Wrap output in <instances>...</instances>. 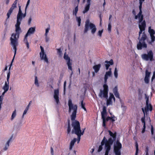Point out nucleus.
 Segmentation results:
<instances>
[{
	"label": "nucleus",
	"mask_w": 155,
	"mask_h": 155,
	"mask_svg": "<svg viewBox=\"0 0 155 155\" xmlns=\"http://www.w3.org/2000/svg\"><path fill=\"white\" fill-rule=\"evenodd\" d=\"M91 0H87V4L86 5L84 8V9L83 10V12L84 14L86 12H87L89 10L90 7V5H91Z\"/></svg>",
	"instance_id": "20"
},
{
	"label": "nucleus",
	"mask_w": 155,
	"mask_h": 155,
	"mask_svg": "<svg viewBox=\"0 0 155 155\" xmlns=\"http://www.w3.org/2000/svg\"><path fill=\"white\" fill-rule=\"evenodd\" d=\"M31 20H32V18H31V17H30L28 19V24L29 25H30L31 24Z\"/></svg>",
	"instance_id": "58"
},
{
	"label": "nucleus",
	"mask_w": 155,
	"mask_h": 155,
	"mask_svg": "<svg viewBox=\"0 0 155 155\" xmlns=\"http://www.w3.org/2000/svg\"><path fill=\"white\" fill-rule=\"evenodd\" d=\"M148 32L150 34L151 40V41H148V43L149 44L152 45V43L155 41V36L154 35L155 34V31L154 29H151V27L150 26L148 28Z\"/></svg>",
	"instance_id": "11"
},
{
	"label": "nucleus",
	"mask_w": 155,
	"mask_h": 155,
	"mask_svg": "<svg viewBox=\"0 0 155 155\" xmlns=\"http://www.w3.org/2000/svg\"><path fill=\"white\" fill-rule=\"evenodd\" d=\"M107 99L106 104L107 106L109 105L110 104H111L112 103V99L109 98L108 99V98Z\"/></svg>",
	"instance_id": "33"
},
{
	"label": "nucleus",
	"mask_w": 155,
	"mask_h": 155,
	"mask_svg": "<svg viewBox=\"0 0 155 155\" xmlns=\"http://www.w3.org/2000/svg\"><path fill=\"white\" fill-rule=\"evenodd\" d=\"M103 32V30H99L98 31V35L99 36L101 37L102 36V34Z\"/></svg>",
	"instance_id": "52"
},
{
	"label": "nucleus",
	"mask_w": 155,
	"mask_h": 155,
	"mask_svg": "<svg viewBox=\"0 0 155 155\" xmlns=\"http://www.w3.org/2000/svg\"><path fill=\"white\" fill-rule=\"evenodd\" d=\"M21 22H17L15 25V33H13L11 35L10 38L11 43L13 47L14 50H15V54H16L17 47L18 45V39L20 33L22 32L21 29L20 25Z\"/></svg>",
	"instance_id": "2"
},
{
	"label": "nucleus",
	"mask_w": 155,
	"mask_h": 155,
	"mask_svg": "<svg viewBox=\"0 0 155 155\" xmlns=\"http://www.w3.org/2000/svg\"><path fill=\"white\" fill-rule=\"evenodd\" d=\"M81 106L82 108L84 109L85 111H86V109L85 107V104H83V101H81Z\"/></svg>",
	"instance_id": "46"
},
{
	"label": "nucleus",
	"mask_w": 155,
	"mask_h": 155,
	"mask_svg": "<svg viewBox=\"0 0 155 155\" xmlns=\"http://www.w3.org/2000/svg\"><path fill=\"white\" fill-rule=\"evenodd\" d=\"M89 28L91 29V33L93 34H94L96 31L97 28L95 25L91 23L90 24V25H87V24H85L84 31V33H86L87 32Z\"/></svg>",
	"instance_id": "8"
},
{
	"label": "nucleus",
	"mask_w": 155,
	"mask_h": 155,
	"mask_svg": "<svg viewBox=\"0 0 155 155\" xmlns=\"http://www.w3.org/2000/svg\"><path fill=\"white\" fill-rule=\"evenodd\" d=\"M28 35L26 34L24 38V40H23V41L25 43L28 42V40H27V37H28Z\"/></svg>",
	"instance_id": "42"
},
{
	"label": "nucleus",
	"mask_w": 155,
	"mask_h": 155,
	"mask_svg": "<svg viewBox=\"0 0 155 155\" xmlns=\"http://www.w3.org/2000/svg\"><path fill=\"white\" fill-rule=\"evenodd\" d=\"M108 132L111 137L109 138L108 141H107V143L106 144V145L107 148L110 147V145H112L113 144L114 141L116 139L117 136V133L116 132L113 133L110 130H109Z\"/></svg>",
	"instance_id": "6"
},
{
	"label": "nucleus",
	"mask_w": 155,
	"mask_h": 155,
	"mask_svg": "<svg viewBox=\"0 0 155 155\" xmlns=\"http://www.w3.org/2000/svg\"><path fill=\"white\" fill-rule=\"evenodd\" d=\"M102 146H103L101 145H100L99 146L98 149V150H97V151L98 152H100L102 150V149H103Z\"/></svg>",
	"instance_id": "50"
},
{
	"label": "nucleus",
	"mask_w": 155,
	"mask_h": 155,
	"mask_svg": "<svg viewBox=\"0 0 155 155\" xmlns=\"http://www.w3.org/2000/svg\"><path fill=\"white\" fill-rule=\"evenodd\" d=\"M64 58L65 60L67 61V64L68 67V68L69 70H70L72 71V72L71 74V75L73 73V72L72 71V63L71 62V59L68 55H66V52L64 53Z\"/></svg>",
	"instance_id": "16"
},
{
	"label": "nucleus",
	"mask_w": 155,
	"mask_h": 155,
	"mask_svg": "<svg viewBox=\"0 0 155 155\" xmlns=\"http://www.w3.org/2000/svg\"><path fill=\"white\" fill-rule=\"evenodd\" d=\"M141 56L143 60L146 61H152L154 60L153 58V53L151 50L148 51L147 54H141Z\"/></svg>",
	"instance_id": "7"
},
{
	"label": "nucleus",
	"mask_w": 155,
	"mask_h": 155,
	"mask_svg": "<svg viewBox=\"0 0 155 155\" xmlns=\"http://www.w3.org/2000/svg\"><path fill=\"white\" fill-rule=\"evenodd\" d=\"M114 76L115 78H117L118 77V73L117 71V68L116 67L114 69Z\"/></svg>",
	"instance_id": "36"
},
{
	"label": "nucleus",
	"mask_w": 155,
	"mask_h": 155,
	"mask_svg": "<svg viewBox=\"0 0 155 155\" xmlns=\"http://www.w3.org/2000/svg\"><path fill=\"white\" fill-rule=\"evenodd\" d=\"M113 92L114 93L118 92L117 87V86H115L114 87V88L113 90Z\"/></svg>",
	"instance_id": "51"
},
{
	"label": "nucleus",
	"mask_w": 155,
	"mask_h": 155,
	"mask_svg": "<svg viewBox=\"0 0 155 155\" xmlns=\"http://www.w3.org/2000/svg\"><path fill=\"white\" fill-rule=\"evenodd\" d=\"M107 112L106 107L105 106H104L103 108L102 111L101 112V118H102V115L103 114L105 122L108 121V120H110V119L112 118L111 117L109 116H108L106 118L105 116L107 115Z\"/></svg>",
	"instance_id": "19"
},
{
	"label": "nucleus",
	"mask_w": 155,
	"mask_h": 155,
	"mask_svg": "<svg viewBox=\"0 0 155 155\" xmlns=\"http://www.w3.org/2000/svg\"><path fill=\"white\" fill-rule=\"evenodd\" d=\"M142 111L144 115H143V117L141 118V120L142 123L143 124V125H145V124H146V123H145V111H144V109L143 108H142Z\"/></svg>",
	"instance_id": "25"
},
{
	"label": "nucleus",
	"mask_w": 155,
	"mask_h": 155,
	"mask_svg": "<svg viewBox=\"0 0 155 155\" xmlns=\"http://www.w3.org/2000/svg\"><path fill=\"white\" fill-rule=\"evenodd\" d=\"M113 97L114 98V95L113 94H112L111 93H110L109 98L110 99H112Z\"/></svg>",
	"instance_id": "57"
},
{
	"label": "nucleus",
	"mask_w": 155,
	"mask_h": 155,
	"mask_svg": "<svg viewBox=\"0 0 155 155\" xmlns=\"http://www.w3.org/2000/svg\"><path fill=\"white\" fill-rule=\"evenodd\" d=\"M9 87V84H8V82L7 83V82H5V85L3 87V89L4 91V93H5L8 90Z\"/></svg>",
	"instance_id": "27"
},
{
	"label": "nucleus",
	"mask_w": 155,
	"mask_h": 155,
	"mask_svg": "<svg viewBox=\"0 0 155 155\" xmlns=\"http://www.w3.org/2000/svg\"><path fill=\"white\" fill-rule=\"evenodd\" d=\"M114 94L116 97L118 98L119 99L120 98L119 94L118 92L114 93Z\"/></svg>",
	"instance_id": "53"
},
{
	"label": "nucleus",
	"mask_w": 155,
	"mask_h": 155,
	"mask_svg": "<svg viewBox=\"0 0 155 155\" xmlns=\"http://www.w3.org/2000/svg\"><path fill=\"white\" fill-rule=\"evenodd\" d=\"M35 84L37 87H39V84L38 82L37 77L35 76Z\"/></svg>",
	"instance_id": "39"
},
{
	"label": "nucleus",
	"mask_w": 155,
	"mask_h": 155,
	"mask_svg": "<svg viewBox=\"0 0 155 155\" xmlns=\"http://www.w3.org/2000/svg\"><path fill=\"white\" fill-rule=\"evenodd\" d=\"M35 31V27H31L28 30L26 35H29L31 34H33Z\"/></svg>",
	"instance_id": "21"
},
{
	"label": "nucleus",
	"mask_w": 155,
	"mask_h": 155,
	"mask_svg": "<svg viewBox=\"0 0 155 155\" xmlns=\"http://www.w3.org/2000/svg\"><path fill=\"white\" fill-rule=\"evenodd\" d=\"M77 139L76 138H74L73 140H71L70 143V149H71L74 146L75 143L77 141Z\"/></svg>",
	"instance_id": "28"
},
{
	"label": "nucleus",
	"mask_w": 155,
	"mask_h": 155,
	"mask_svg": "<svg viewBox=\"0 0 155 155\" xmlns=\"http://www.w3.org/2000/svg\"><path fill=\"white\" fill-rule=\"evenodd\" d=\"M105 63L109 64L110 65H112L114 64V62L112 59H111L110 61H106Z\"/></svg>",
	"instance_id": "38"
},
{
	"label": "nucleus",
	"mask_w": 155,
	"mask_h": 155,
	"mask_svg": "<svg viewBox=\"0 0 155 155\" xmlns=\"http://www.w3.org/2000/svg\"><path fill=\"white\" fill-rule=\"evenodd\" d=\"M58 50V52L59 53V55H61L62 53V51L61 50V49L60 48H59L57 49Z\"/></svg>",
	"instance_id": "59"
},
{
	"label": "nucleus",
	"mask_w": 155,
	"mask_h": 155,
	"mask_svg": "<svg viewBox=\"0 0 155 155\" xmlns=\"http://www.w3.org/2000/svg\"><path fill=\"white\" fill-rule=\"evenodd\" d=\"M107 141H108V140L106 139L105 137H104L101 142V145L102 146H103L105 144V155H108L109 152L110 150L111 146L112 145H110V147L107 148L106 145V144L107 143ZM109 155H110V154Z\"/></svg>",
	"instance_id": "13"
},
{
	"label": "nucleus",
	"mask_w": 155,
	"mask_h": 155,
	"mask_svg": "<svg viewBox=\"0 0 155 155\" xmlns=\"http://www.w3.org/2000/svg\"><path fill=\"white\" fill-rule=\"evenodd\" d=\"M144 110L145 113V112L146 113H147L148 111V110H149V109L146 107L144 109Z\"/></svg>",
	"instance_id": "64"
},
{
	"label": "nucleus",
	"mask_w": 155,
	"mask_h": 155,
	"mask_svg": "<svg viewBox=\"0 0 155 155\" xmlns=\"http://www.w3.org/2000/svg\"><path fill=\"white\" fill-rule=\"evenodd\" d=\"M111 25L110 22L108 25V30L110 32L111 31Z\"/></svg>",
	"instance_id": "48"
},
{
	"label": "nucleus",
	"mask_w": 155,
	"mask_h": 155,
	"mask_svg": "<svg viewBox=\"0 0 155 155\" xmlns=\"http://www.w3.org/2000/svg\"><path fill=\"white\" fill-rule=\"evenodd\" d=\"M13 137V136L12 135L10 138L7 141V143H6L5 145L4 148L3 149V150L4 151H6L8 149L9 146V143L11 141H12V139Z\"/></svg>",
	"instance_id": "22"
},
{
	"label": "nucleus",
	"mask_w": 155,
	"mask_h": 155,
	"mask_svg": "<svg viewBox=\"0 0 155 155\" xmlns=\"http://www.w3.org/2000/svg\"><path fill=\"white\" fill-rule=\"evenodd\" d=\"M41 52L40 53V57L41 60H43L46 63L48 64L49 62L48 58L47 57L46 55L45 54L44 50L43 48L40 46Z\"/></svg>",
	"instance_id": "15"
},
{
	"label": "nucleus",
	"mask_w": 155,
	"mask_h": 155,
	"mask_svg": "<svg viewBox=\"0 0 155 155\" xmlns=\"http://www.w3.org/2000/svg\"><path fill=\"white\" fill-rule=\"evenodd\" d=\"M110 66V64H105V67L106 68V69L107 70H108L109 68V67Z\"/></svg>",
	"instance_id": "61"
},
{
	"label": "nucleus",
	"mask_w": 155,
	"mask_h": 155,
	"mask_svg": "<svg viewBox=\"0 0 155 155\" xmlns=\"http://www.w3.org/2000/svg\"><path fill=\"white\" fill-rule=\"evenodd\" d=\"M50 30L49 28H48L46 29L45 33V36H47L49 30Z\"/></svg>",
	"instance_id": "54"
},
{
	"label": "nucleus",
	"mask_w": 155,
	"mask_h": 155,
	"mask_svg": "<svg viewBox=\"0 0 155 155\" xmlns=\"http://www.w3.org/2000/svg\"><path fill=\"white\" fill-rule=\"evenodd\" d=\"M77 20L78 23V26H80L81 23V19L80 17H77Z\"/></svg>",
	"instance_id": "43"
},
{
	"label": "nucleus",
	"mask_w": 155,
	"mask_h": 155,
	"mask_svg": "<svg viewBox=\"0 0 155 155\" xmlns=\"http://www.w3.org/2000/svg\"><path fill=\"white\" fill-rule=\"evenodd\" d=\"M101 67V64H99L97 65H94L93 68L95 72L97 73L99 71L100 68Z\"/></svg>",
	"instance_id": "23"
},
{
	"label": "nucleus",
	"mask_w": 155,
	"mask_h": 155,
	"mask_svg": "<svg viewBox=\"0 0 155 155\" xmlns=\"http://www.w3.org/2000/svg\"><path fill=\"white\" fill-rule=\"evenodd\" d=\"M12 12H11L10 11H9L8 10L7 13V20L8 19L10 16V15H11V14Z\"/></svg>",
	"instance_id": "47"
},
{
	"label": "nucleus",
	"mask_w": 155,
	"mask_h": 155,
	"mask_svg": "<svg viewBox=\"0 0 155 155\" xmlns=\"http://www.w3.org/2000/svg\"><path fill=\"white\" fill-rule=\"evenodd\" d=\"M135 146H136V150L135 155H138V150H139L138 146L137 143V142H136Z\"/></svg>",
	"instance_id": "34"
},
{
	"label": "nucleus",
	"mask_w": 155,
	"mask_h": 155,
	"mask_svg": "<svg viewBox=\"0 0 155 155\" xmlns=\"http://www.w3.org/2000/svg\"><path fill=\"white\" fill-rule=\"evenodd\" d=\"M110 71H107L106 73V74H105V75H106L107 76H110L111 74V68H109Z\"/></svg>",
	"instance_id": "40"
},
{
	"label": "nucleus",
	"mask_w": 155,
	"mask_h": 155,
	"mask_svg": "<svg viewBox=\"0 0 155 155\" xmlns=\"http://www.w3.org/2000/svg\"><path fill=\"white\" fill-rule=\"evenodd\" d=\"M146 107L149 109V110L151 111L152 110V107L151 105L149 104L148 98H147L146 101Z\"/></svg>",
	"instance_id": "24"
},
{
	"label": "nucleus",
	"mask_w": 155,
	"mask_h": 155,
	"mask_svg": "<svg viewBox=\"0 0 155 155\" xmlns=\"http://www.w3.org/2000/svg\"><path fill=\"white\" fill-rule=\"evenodd\" d=\"M14 7H13L12 6H11V8H10L9 11H11V12H12L14 8H15Z\"/></svg>",
	"instance_id": "63"
},
{
	"label": "nucleus",
	"mask_w": 155,
	"mask_h": 155,
	"mask_svg": "<svg viewBox=\"0 0 155 155\" xmlns=\"http://www.w3.org/2000/svg\"><path fill=\"white\" fill-rule=\"evenodd\" d=\"M75 134H76V135H77L78 136V138H77V142H78V143L80 141V139H81V135L80 134H79L78 133V132H76V133H74Z\"/></svg>",
	"instance_id": "35"
},
{
	"label": "nucleus",
	"mask_w": 155,
	"mask_h": 155,
	"mask_svg": "<svg viewBox=\"0 0 155 155\" xmlns=\"http://www.w3.org/2000/svg\"><path fill=\"white\" fill-rule=\"evenodd\" d=\"M66 84V81H65L64 82V93H65V91Z\"/></svg>",
	"instance_id": "55"
},
{
	"label": "nucleus",
	"mask_w": 155,
	"mask_h": 155,
	"mask_svg": "<svg viewBox=\"0 0 155 155\" xmlns=\"http://www.w3.org/2000/svg\"><path fill=\"white\" fill-rule=\"evenodd\" d=\"M68 105L69 107V113H70L72 111L71 115V120L72 122L75 120L78 106L76 104L74 105L73 104L72 100L71 99H69L68 101Z\"/></svg>",
	"instance_id": "3"
},
{
	"label": "nucleus",
	"mask_w": 155,
	"mask_h": 155,
	"mask_svg": "<svg viewBox=\"0 0 155 155\" xmlns=\"http://www.w3.org/2000/svg\"><path fill=\"white\" fill-rule=\"evenodd\" d=\"M142 3L143 2H139V9L140 11L137 15L135 17V19H137L138 18V23H142L144 20H143V15L142 14Z\"/></svg>",
	"instance_id": "9"
},
{
	"label": "nucleus",
	"mask_w": 155,
	"mask_h": 155,
	"mask_svg": "<svg viewBox=\"0 0 155 155\" xmlns=\"http://www.w3.org/2000/svg\"><path fill=\"white\" fill-rule=\"evenodd\" d=\"M138 94L139 96H141L143 93V91L140 89L138 88Z\"/></svg>",
	"instance_id": "45"
},
{
	"label": "nucleus",
	"mask_w": 155,
	"mask_h": 155,
	"mask_svg": "<svg viewBox=\"0 0 155 155\" xmlns=\"http://www.w3.org/2000/svg\"><path fill=\"white\" fill-rule=\"evenodd\" d=\"M111 117L112 118L110 119V120L113 123L115 120L114 119V118H115V117L114 115H113V116H112Z\"/></svg>",
	"instance_id": "56"
},
{
	"label": "nucleus",
	"mask_w": 155,
	"mask_h": 155,
	"mask_svg": "<svg viewBox=\"0 0 155 155\" xmlns=\"http://www.w3.org/2000/svg\"><path fill=\"white\" fill-rule=\"evenodd\" d=\"M122 148V144L118 140H117L116 144L114 146V152L116 155H120V149Z\"/></svg>",
	"instance_id": "10"
},
{
	"label": "nucleus",
	"mask_w": 155,
	"mask_h": 155,
	"mask_svg": "<svg viewBox=\"0 0 155 155\" xmlns=\"http://www.w3.org/2000/svg\"><path fill=\"white\" fill-rule=\"evenodd\" d=\"M145 129H146V125H143V130H142V133H144L145 131Z\"/></svg>",
	"instance_id": "60"
},
{
	"label": "nucleus",
	"mask_w": 155,
	"mask_h": 155,
	"mask_svg": "<svg viewBox=\"0 0 155 155\" xmlns=\"http://www.w3.org/2000/svg\"><path fill=\"white\" fill-rule=\"evenodd\" d=\"M71 126L73 127V129L71 131V133L72 134L76 133V132H78L79 134L81 135V136L82 135H83L85 128H84L82 131H81L80 123L78 121L75 120L72 121V122Z\"/></svg>",
	"instance_id": "4"
},
{
	"label": "nucleus",
	"mask_w": 155,
	"mask_h": 155,
	"mask_svg": "<svg viewBox=\"0 0 155 155\" xmlns=\"http://www.w3.org/2000/svg\"><path fill=\"white\" fill-rule=\"evenodd\" d=\"M71 131V126L69 120H68V127L67 129V132L68 134H69Z\"/></svg>",
	"instance_id": "30"
},
{
	"label": "nucleus",
	"mask_w": 155,
	"mask_h": 155,
	"mask_svg": "<svg viewBox=\"0 0 155 155\" xmlns=\"http://www.w3.org/2000/svg\"><path fill=\"white\" fill-rule=\"evenodd\" d=\"M155 78V71H154V72H153V76L152 78V81H153V80Z\"/></svg>",
	"instance_id": "62"
},
{
	"label": "nucleus",
	"mask_w": 155,
	"mask_h": 155,
	"mask_svg": "<svg viewBox=\"0 0 155 155\" xmlns=\"http://www.w3.org/2000/svg\"><path fill=\"white\" fill-rule=\"evenodd\" d=\"M41 52L40 53V57L41 60H43L46 63L48 64L49 62L48 58L47 57L46 55L45 54L44 50L43 48L40 46Z\"/></svg>",
	"instance_id": "14"
},
{
	"label": "nucleus",
	"mask_w": 155,
	"mask_h": 155,
	"mask_svg": "<svg viewBox=\"0 0 155 155\" xmlns=\"http://www.w3.org/2000/svg\"><path fill=\"white\" fill-rule=\"evenodd\" d=\"M23 13L21 10V6H19V11L17 15V22H21V21L23 17Z\"/></svg>",
	"instance_id": "18"
},
{
	"label": "nucleus",
	"mask_w": 155,
	"mask_h": 155,
	"mask_svg": "<svg viewBox=\"0 0 155 155\" xmlns=\"http://www.w3.org/2000/svg\"><path fill=\"white\" fill-rule=\"evenodd\" d=\"M149 78L147 77H145L144 78V81L145 83L148 84L149 83Z\"/></svg>",
	"instance_id": "44"
},
{
	"label": "nucleus",
	"mask_w": 155,
	"mask_h": 155,
	"mask_svg": "<svg viewBox=\"0 0 155 155\" xmlns=\"http://www.w3.org/2000/svg\"><path fill=\"white\" fill-rule=\"evenodd\" d=\"M102 119L103 120V126L104 127V128H106V122L104 119V115H102Z\"/></svg>",
	"instance_id": "37"
},
{
	"label": "nucleus",
	"mask_w": 155,
	"mask_h": 155,
	"mask_svg": "<svg viewBox=\"0 0 155 155\" xmlns=\"http://www.w3.org/2000/svg\"><path fill=\"white\" fill-rule=\"evenodd\" d=\"M140 31L138 34V39L139 41L137 45V48L138 50H141L143 48H146L147 45L145 41L147 39V37L144 31L146 27V23L145 20L142 23H138Z\"/></svg>",
	"instance_id": "1"
},
{
	"label": "nucleus",
	"mask_w": 155,
	"mask_h": 155,
	"mask_svg": "<svg viewBox=\"0 0 155 155\" xmlns=\"http://www.w3.org/2000/svg\"><path fill=\"white\" fill-rule=\"evenodd\" d=\"M16 110L15 109V110L13 112V113L12 114V117H11V120H13V119L16 117Z\"/></svg>",
	"instance_id": "32"
},
{
	"label": "nucleus",
	"mask_w": 155,
	"mask_h": 155,
	"mask_svg": "<svg viewBox=\"0 0 155 155\" xmlns=\"http://www.w3.org/2000/svg\"><path fill=\"white\" fill-rule=\"evenodd\" d=\"M107 141H108V140L106 139L105 137H104L101 142V145L102 146H103L105 144V155H108L109 152L110 150L111 146L112 145H110V147L107 148L106 145V144L107 143ZM109 155H110V154Z\"/></svg>",
	"instance_id": "12"
},
{
	"label": "nucleus",
	"mask_w": 155,
	"mask_h": 155,
	"mask_svg": "<svg viewBox=\"0 0 155 155\" xmlns=\"http://www.w3.org/2000/svg\"><path fill=\"white\" fill-rule=\"evenodd\" d=\"M142 111L144 115H143V117L141 118V120L142 123L143 124V125H145V124H146V123H145V111H144V109L143 108H142Z\"/></svg>",
	"instance_id": "26"
},
{
	"label": "nucleus",
	"mask_w": 155,
	"mask_h": 155,
	"mask_svg": "<svg viewBox=\"0 0 155 155\" xmlns=\"http://www.w3.org/2000/svg\"><path fill=\"white\" fill-rule=\"evenodd\" d=\"M10 76V72L9 71L7 75V81L8 82V84H9V80Z\"/></svg>",
	"instance_id": "49"
},
{
	"label": "nucleus",
	"mask_w": 155,
	"mask_h": 155,
	"mask_svg": "<svg viewBox=\"0 0 155 155\" xmlns=\"http://www.w3.org/2000/svg\"><path fill=\"white\" fill-rule=\"evenodd\" d=\"M78 5L75 8L74 10L73 11V14L75 15V16H76L77 14L78 11Z\"/></svg>",
	"instance_id": "31"
},
{
	"label": "nucleus",
	"mask_w": 155,
	"mask_h": 155,
	"mask_svg": "<svg viewBox=\"0 0 155 155\" xmlns=\"http://www.w3.org/2000/svg\"><path fill=\"white\" fill-rule=\"evenodd\" d=\"M59 90L58 89L54 90V98L57 105L60 104L59 100Z\"/></svg>",
	"instance_id": "17"
},
{
	"label": "nucleus",
	"mask_w": 155,
	"mask_h": 155,
	"mask_svg": "<svg viewBox=\"0 0 155 155\" xmlns=\"http://www.w3.org/2000/svg\"><path fill=\"white\" fill-rule=\"evenodd\" d=\"M30 2V0H28V1L27 2V3L26 5L25 8V13H24V14H23L22 15H23V18H24L26 16V12L27 9V8L28 6L29 5V4Z\"/></svg>",
	"instance_id": "29"
},
{
	"label": "nucleus",
	"mask_w": 155,
	"mask_h": 155,
	"mask_svg": "<svg viewBox=\"0 0 155 155\" xmlns=\"http://www.w3.org/2000/svg\"><path fill=\"white\" fill-rule=\"evenodd\" d=\"M150 72H149L148 70H147L145 71V77H150Z\"/></svg>",
	"instance_id": "41"
},
{
	"label": "nucleus",
	"mask_w": 155,
	"mask_h": 155,
	"mask_svg": "<svg viewBox=\"0 0 155 155\" xmlns=\"http://www.w3.org/2000/svg\"><path fill=\"white\" fill-rule=\"evenodd\" d=\"M103 90H101L98 94L99 97L101 98H105L107 99L108 98V87L106 84L103 85Z\"/></svg>",
	"instance_id": "5"
}]
</instances>
